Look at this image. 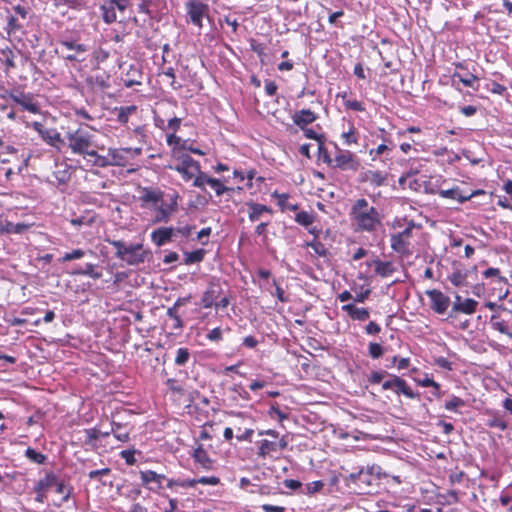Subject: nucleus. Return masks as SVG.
Segmentation results:
<instances>
[{"mask_svg":"<svg viewBox=\"0 0 512 512\" xmlns=\"http://www.w3.org/2000/svg\"><path fill=\"white\" fill-rule=\"evenodd\" d=\"M24 110L38 114L40 112L39 105L34 101V97L31 93H22L21 101L19 104Z\"/></svg>","mask_w":512,"mask_h":512,"instance_id":"32","label":"nucleus"},{"mask_svg":"<svg viewBox=\"0 0 512 512\" xmlns=\"http://www.w3.org/2000/svg\"><path fill=\"white\" fill-rule=\"evenodd\" d=\"M453 78H457L466 87H473L474 82L477 80V77L473 74L462 76L460 73L457 72L453 74Z\"/></svg>","mask_w":512,"mask_h":512,"instance_id":"52","label":"nucleus"},{"mask_svg":"<svg viewBox=\"0 0 512 512\" xmlns=\"http://www.w3.org/2000/svg\"><path fill=\"white\" fill-rule=\"evenodd\" d=\"M175 157L178 160V164L169 166V168L178 172L184 181L192 180L196 171H199L200 163L188 154H178Z\"/></svg>","mask_w":512,"mask_h":512,"instance_id":"5","label":"nucleus"},{"mask_svg":"<svg viewBox=\"0 0 512 512\" xmlns=\"http://www.w3.org/2000/svg\"><path fill=\"white\" fill-rule=\"evenodd\" d=\"M56 475L54 472L50 471L47 472L44 477L40 478L35 486H34V492H48L51 487L54 486V483H56Z\"/></svg>","mask_w":512,"mask_h":512,"instance_id":"24","label":"nucleus"},{"mask_svg":"<svg viewBox=\"0 0 512 512\" xmlns=\"http://www.w3.org/2000/svg\"><path fill=\"white\" fill-rule=\"evenodd\" d=\"M25 456L30 461H32L34 463H37V464H43L46 461V459H47V457L44 454L36 451L35 449H33L31 447H28L26 449Z\"/></svg>","mask_w":512,"mask_h":512,"instance_id":"42","label":"nucleus"},{"mask_svg":"<svg viewBox=\"0 0 512 512\" xmlns=\"http://www.w3.org/2000/svg\"><path fill=\"white\" fill-rule=\"evenodd\" d=\"M318 154L324 163L332 165L333 159L330 157L327 149L325 148L324 141H320V143L318 144Z\"/></svg>","mask_w":512,"mask_h":512,"instance_id":"59","label":"nucleus"},{"mask_svg":"<svg viewBox=\"0 0 512 512\" xmlns=\"http://www.w3.org/2000/svg\"><path fill=\"white\" fill-rule=\"evenodd\" d=\"M387 374L386 371H373L368 377V381L371 384H379Z\"/></svg>","mask_w":512,"mask_h":512,"instance_id":"64","label":"nucleus"},{"mask_svg":"<svg viewBox=\"0 0 512 512\" xmlns=\"http://www.w3.org/2000/svg\"><path fill=\"white\" fill-rule=\"evenodd\" d=\"M269 415L272 417V418H277L280 422H282L283 420L287 419L288 418V415L287 413H285L284 411H282L279 407L277 406H271L270 410H269Z\"/></svg>","mask_w":512,"mask_h":512,"instance_id":"63","label":"nucleus"},{"mask_svg":"<svg viewBox=\"0 0 512 512\" xmlns=\"http://www.w3.org/2000/svg\"><path fill=\"white\" fill-rule=\"evenodd\" d=\"M71 275H85V276H89L91 277L92 279H100L102 277V273L99 272V271H96L95 270V265L94 264H91V263H87L85 264V266L83 267V271L79 272V271H71L70 273Z\"/></svg>","mask_w":512,"mask_h":512,"instance_id":"37","label":"nucleus"},{"mask_svg":"<svg viewBox=\"0 0 512 512\" xmlns=\"http://www.w3.org/2000/svg\"><path fill=\"white\" fill-rule=\"evenodd\" d=\"M368 352L371 358L378 359L383 355V347L378 343H370L368 346Z\"/></svg>","mask_w":512,"mask_h":512,"instance_id":"58","label":"nucleus"},{"mask_svg":"<svg viewBox=\"0 0 512 512\" xmlns=\"http://www.w3.org/2000/svg\"><path fill=\"white\" fill-rule=\"evenodd\" d=\"M485 279H493L496 283H506L507 279L501 275V271L498 268L490 267L482 272Z\"/></svg>","mask_w":512,"mask_h":512,"instance_id":"38","label":"nucleus"},{"mask_svg":"<svg viewBox=\"0 0 512 512\" xmlns=\"http://www.w3.org/2000/svg\"><path fill=\"white\" fill-rule=\"evenodd\" d=\"M192 457L204 470L213 469V460L209 457L202 445L194 449Z\"/></svg>","mask_w":512,"mask_h":512,"instance_id":"19","label":"nucleus"},{"mask_svg":"<svg viewBox=\"0 0 512 512\" xmlns=\"http://www.w3.org/2000/svg\"><path fill=\"white\" fill-rule=\"evenodd\" d=\"M430 299V308L437 314H444L450 306V298L437 289L427 290Z\"/></svg>","mask_w":512,"mask_h":512,"instance_id":"8","label":"nucleus"},{"mask_svg":"<svg viewBox=\"0 0 512 512\" xmlns=\"http://www.w3.org/2000/svg\"><path fill=\"white\" fill-rule=\"evenodd\" d=\"M175 236V230L172 226H161L151 232V241L157 247H162L171 242Z\"/></svg>","mask_w":512,"mask_h":512,"instance_id":"11","label":"nucleus"},{"mask_svg":"<svg viewBox=\"0 0 512 512\" xmlns=\"http://www.w3.org/2000/svg\"><path fill=\"white\" fill-rule=\"evenodd\" d=\"M478 306V302L472 298H466L462 303H453L452 313L461 312L464 314H473Z\"/></svg>","mask_w":512,"mask_h":512,"instance_id":"29","label":"nucleus"},{"mask_svg":"<svg viewBox=\"0 0 512 512\" xmlns=\"http://www.w3.org/2000/svg\"><path fill=\"white\" fill-rule=\"evenodd\" d=\"M179 149L189 151L193 154H197V155H201V156L206 154L203 150L195 147L194 144L192 142H190L189 140H183Z\"/></svg>","mask_w":512,"mask_h":512,"instance_id":"57","label":"nucleus"},{"mask_svg":"<svg viewBox=\"0 0 512 512\" xmlns=\"http://www.w3.org/2000/svg\"><path fill=\"white\" fill-rule=\"evenodd\" d=\"M465 405V401L455 395H452L448 401L445 402L444 408L447 411L458 412V409Z\"/></svg>","mask_w":512,"mask_h":512,"instance_id":"40","label":"nucleus"},{"mask_svg":"<svg viewBox=\"0 0 512 512\" xmlns=\"http://www.w3.org/2000/svg\"><path fill=\"white\" fill-rule=\"evenodd\" d=\"M324 487V482L321 480L310 482L306 485L304 492L306 495H313L319 492Z\"/></svg>","mask_w":512,"mask_h":512,"instance_id":"55","label":"nucleus"},{"mask_svg":"<svg viewBox=\"0 0 512 512\" xmlns=\"http://www.w3.org/2000/svg\"><path fill=\"white\" fill-rule=\"evenodd\" d=\"M344 105L347 109L362 112L365 110V107L362 102L355 100V99H347L344 101Z\"/></svg>","mask_w":512,"mask_h":512,"instance_id":"62","label":"nucleus"},{"mask_svg":"<svg viewBox=\"0 0 512 512\" xmlns=\"http://www.w3.org/2000/svg\"><path fill=\"white\" fill-rule=\"evenodd\" d=\"M390 244L392 250L396 253L402 256H408L410 254V241L406 240L400 233L391 235Z\"/></svg>","mask_w":512,"mask_h":512,"instance_id":"18","label":"nucleus"},{"mask_svg":"<svg viewBox=\"0 0 512 512\" xmlns=\"http://www.w3.org/2000/svg\"><path fill=\"white\" fill-rule=\"evenodd\" d=\"M490 325L494 330L502 334H505L511 338L512 331H510L509 326L505 320L493 315L490 320Z\"/></svg>","mask_w":512,"mask_h":512,"instance_id":"33","label":"nucleus"},{"mask_svg":"<svg viewBox=\"0 0 512 512\" xmlns=\"http://www.w3.org/2000/svg\"><path fill=\"white\" fill-rule=\"evenodd\" d=\"M141 454L140 451L136 449H126L122 450L119 455L120 457L125 461L127 465H134L137 462V459L135 458V454Z\"/></svg>","mask_w":512,"mask_h":512,"instance_id":"44","label":"nucleus"},{"mask_svg":"<svg viewBox=\"0 0 512 512\" xmlns=\"http://www.w3.org/2000/svg\"><path fill=\"white\" fill-rule=\"evenodd\" d=\"M345 311L353 320L366 321L370 317V312L367 308L356 307L354 304H345L342 306Z\"/></svg>","mask_w":512,"mask_h":512,"instance_id":"21","label":"nucleus"},{"mask_svg":"<svg viewBox=\"0 0 512 512\" xmlns=\"http://www.w3.org/2000/svg\"><path fill=\"white\" fill-rule=\"evenodd\" d=\"M54 486L56 487V493L63 495L62 503L67 502L70 498L72 488L70 487L69 489L66 490L64 482L59 481L57 477H56V483H54Z\"/></svg>","mask_w":512,"mask_h":512,"instance_id":"48","label":"nucleus"},{"mask_svg":"<svg viewBox=\"0 0 512 512\" xmlns=\"http://www.w3.org/2000/svg\"><path fill=\"white\" fill-rule=\"evenodd\" d=\"M336 149L332 166L343 171H357L360 166L359 159L349 150L340 149L337 145Z\"/></svg>","mask_w":512,"mask_h":512,"instance_id":"7","label":"nucleus"},{"mask_svg":"<svg viewBox=\"0 0 512 512\" xmlns=\"http://www.w3.org/2000/svg\"><path fill=\"white\" fill-rule=\"evenodd\" d=\"M439 196L442 198L453 199L458 203H464L474 196L484 193L482 190H476L471 193H463L459 187H453L451 189H441L439 190Z\"/></svg>","mask_w":512,"mask_h":512,"instance_id":"13","label":"nucleus"},{"mask_svg":"<svg viewBox=\"0 0 512 512\" xmlns=\"http://www.w3.org/2000/svg\"><path fill=\"white\" fill-rule=\"evenodd\" d=\"M109 244L116 249V257L122 260L124 254L126 253L127 245L121 240H108Z\"/></svg>","mask_w":512,"mask_h":512,"instance_id":"50","label":"nucleus"},{"mask_svg":"<svg viewBox=\"0 0 512 512\" xmlns=\"http://www.w3.org/2000/svg\"><path fill=\"white\" fill-rule=\"evenodd\" d=\"M209 186L215 191L217 196H222L224 193L228 192V187L217 178H213Z\"/></svg>","mask_w":512,"mask_h":512,"instance_id":"51","label":"nucleus"},{"mask_svg":"<svg viewBox=\"0 0 512 512\" xmlns=\"http://www.w3.org/2000/svg\"><path fill=\"white\" fill-rule=\"evenodd\" d=\"M142 244H131L126 248V253L122 257L128 265H138L145 261V253L142 251Z\"/></svg>","mask_w":512,"mask_h":512,"instance_id":"14","label":"nucleus"},{"mask_svg":"<svg viewBox=\"0 0 512 512\" xmlns=\"http://www.w3.org/2000/svg\"><path fill=\"white\" fill-rule=\"evenodd\" d=\"M316 119L317 115L310 109H302L292 115L293 123L300 129H304V127H307V125L313 123Z\"/></svg>","mask_w":512,"mask_h":512,"instance_id":"16","label":"nucleus"},{"mask_svg":"<svg viewBox=\"0 0 512 512\" xmlns=\"http://www.w3.org/2000/svg\"><path fill=\"white\" fill-rule=\"evenodd\" d=\"M304 133V136L307 138V139H312V140H316L318 142V144L320 143V141H324L325 140V137L324 135L322 134H318L314 129L312 128H307V127H304V129H301Z\"/></svg>","mask_w":512,"mask_h":512,"instance_id":"61","label":"nucleus"},{"mask_svg":"<svg viewBox=\"0 0 512 512\" xmlns=\"http://www.w3.org/2000/svg\"><path fill=\"white\" fill-rule=\"evenodd\" d=\"M109 159L111 166H120L124 167L128 163V158L126 156L127 152L125 148L122 149H113L110 148L108 150Z\"/></svg>","mask_w":512,"mask_h":512,"instance_id":"28","label":"nucleus"},{"mask_svg":"<svg viewBox=\"0 0 512 512\" xmlns=\"http://www.w3.org/2000/svg\"><path fill=\"white\" fill-rule=\"evenodd\" d=\"M190 359V352L188 348H178L176 351L175 364L178 366L185 365Z\"/></svg>","mask_w":512,"mask_h":512,"instance_id":"45","label":"nucleus"},{"mask_svg":"<svg viewBox=\"0 0 512 512\" xmlns=\"http://www.w3.org/2000/svg\"><path fill=\"white\" fill-rule=\"evenodd\" d=\"M246 205L248 207V218L251 222L260 221L265 215L271 216L273 214L272 208L267 205L253 201L247 202Z\"/></svg>","mask_w":512,"mask_h":512,"instance_id":"15","label":"nucleus"},{"mask_svg":"<svg viewBox=\"0 0 512 512\" xmlns=\"http://www.w3.org/2000/svg\"><path fill=\"white\" fill-rule=\"evenodd\" d=\"M41 138L50 146L60 149V146L64 143L61 134L56 129H45Z\"/></svg>","mask_w":512,"mask_h":512,"instance_id":"26","label":"nucleus"},{"mask_svg":"<svg viewBox=\"0 0 512 512\" xmlns=\"http://www.w3.org/2000/svg\"><path fill=\"white\" fill-rule=\"evenodd\" d=\"M29 228L25 223L14 224L6 219L0 218V234H21Z\"/></svg>","mask_w":512,"mask_h":512,"instance_id":"22","label":"nucleus"},{"mask_svg":"<svg viewBox=\"0 0 512 512\" xmlns=\"http://www.w3.org/2000/svg\"><path fill=\"white\" fill-rule=\"evenodd\" d=\"M416 383L421 387H432L438 389L439 383L434 381L428 374H425L423 378H416Z\"/></svg>","mask_w":512,"mask_h":512,"instance_id":"53","label":"nucleus"},{"mask_svg":"<svg viewBox=\"0 0 512 512\" xmlns=\"http://www.w3.org/2000/svg\"><path fill=\"white\" fill-rule=\"evenodd\" d=\"M162 198H164V192L159 188L143 187L139 200L141 201L142 207L151 209L154 205L162 201Z\"/></svg>","mask_w":512,"mask_h":512,"instance_id":"10","label":"nucleus"},{"mask_svg":"<svg viewBox=\"0 0 512 512\" xmlns=\"http://www.w3.org/2000/svg\"><path fill=\"white\" fill-rule=\"evenodd\" d=\"M59 47L64 59L68 61L82 62L85 60L83 55L88 51V46L79 42L73 37H63L59 41Z\"/></svg>","mask_w":512,"mask_h":512,"instance_id":"4","label":"nucleus"},{"mask_svg":"<svg viewBox=\"0 0 512 512\" xmlns=\"http://www.w3.org/2000/svg\"><path fill=\"white\" fill-rule=\"evenodd\" d=\"M66 139L68 148L73 154L80 155L83 158H86L87 155H95L94 148H97L95 136L90 132L78 128L67 132Z\"/></svg>","mask_w":512,"mask_h":512,"instance_id":"2","label":"nucleus"},{"mask_svg":"<svg viewBox=\"0 0 512 512\" xmlns=\"http://www.w3.org/2000/svg\"><path fill=\"white\" fill-rule=\"evenodd\" d=\"M204 256V249H197L192 252H184V264L191 265L195 263H200L201 261H203Z\"/></svg>","mask_w":512,"mask_h":512,"instance_id":"35","label":"nucleus"},{"mask_svg":"<svg viewBox=\"0 0 512 512\" xmlns=\"http://www.w3.org/2000/svg\"><path fill=\"white\" fill-rule=\"evenodd\" d=\"M348 480L353 484H364L368 487L372 486L374 481V479H372L365 473L364 467H361L359 470L350 473L348 476Z\"/></svg>","mask_w":512,"mask_h":512,"instance_id":"30","label":"nucleus"},{"mask_svg":"<svg viewBox=\"0 0 512 512\" xmlns=\"http://www.w3.org/2000/svg\"><path fill=\"white\" fill-rule=\"evenodd\" d=\"M365 473L374 480H380L385 477L382 468L379 465L373 464L364 468Z\"/></svg>","mask_w":512,"mask_h":512,"instance_id":"46","label":"nucleus"},{"mask_svg":"<svg viewBox=\"0 0 512 512\" xmlns=\"http://www.w3.org/2000/svg\"><path fill=\"white\" fill-rule=\"evenodd\" d=\"M307 247L311 248L318 256H326L327 249L320 241H311L307 243Z\"/></svg>","mask_w":512,"mask_h":512,"instance_id":"56","label":"nucleus"},{"mask_svg":"<svg viewBox=\"0 0 512 512\" xmlns=\"http://www.w3.org/2000/svg\"><path fill=\"white\" fill-rule=\"evenodd\" d=\"M295 221L302 226L308 227L314 222V216L307 211H300L296 214Z\"/></svg>","mask_w":512,"mask_h":512,"instance_id":"43","label":"nucleus"},{"mask_svg":"<svg viewBox=\"0 0 512 512\" xmlns=\"http://www.w3.org/2000/svg\"><path fill=\"white\" fill-rule=\"evenodd\" d=\"M84 433H85V436H86L85 443L87 445L94 446L95 443L97 442V440L100 438V430H98L95 427L94 428L85 429Z\"/></svg>","mask_w":512,"mask_h":512,"instance_id":"47","label":"nucleus"},{"mask_svg":"<svg viewBox=\"0 0 512 512\" xmlns=\"http://www.w3.org/2000/svg\"><path fill=\"white\" fill-rule=\"evenodd\" d=\"M366 179L374 186H382L386 181V174L381 171H368Z\"/></svg>","mask_w":512,"mask_h":512,"instance_id":"39","label":"nucleus"},{"mask_svg":"<svg viewBox=\"0 0 512 512\" xmlns=\"http://www.w3.org/2000/svg\"><path fill=\"white\" fill-rule=\"evenodd\" d=\"M95 155H87V157L93 158L92 165L100 168H105L111 166L109 154L107 156H102L97 153L96 148H94Z\"/></svg>","mask_w":512,"mask_h":512,"instance_id":"41","label":"nucleus"},{"mask_svg":"<svg viewBox=\"0 0 512 512\" xmlns=\"http://www.w3.org/2000/svg\"><path fill=\"white\" fill-rule=\"evenodd\" d=\"M131 430L132 428L128 427L127 424L116 421L111 422V432L113 436L122 443H126L130 440Z\"/></svg>","mask_w":512,"mask_h":512,"instance_id":"20","label":"nucleus"},{"mask_svg":"<svg viewBox=\"0 0 512 512\" xmlns=\"http://www.w3.org/2000/svg\"><path fill=\"white\" fill-rule=\"evenodd\" d=\"M140 479L142 484L149 490L162 489V482L166 480L164 474H159L153 470L140 471Z\"/></svg>","mask_w":512,"mask_h":512,"instance_id":"12","label":"nucleus"},{"mask_svg":"<svg viewBox=\"0 0 512 512\" xmlns=\"http://www.w3.org/2000/svg\"><path fill=\"white\" fill-rule=\"evenodd\" d=\"M190 22L199 30L203 28V18H209V6L198 0H189L185 4Z\"/></svg>","mask_w":512,"mask_h":512,"instance_id":"6","label":"nucleus"},{"mask_svg":"<svg viewBox=\"0 0 512 512\" xmlns=\"http://www.w3.org/2000/svg\"><path fill=\"white\" fill-rule=\"evenodd\" d=\"M85 256V251L82 249H74L71 252L65 253L60 259V262H68L72 260H78Z\"/></svg>","mask_w":512,"mask_h":512,"instance_id":"49","label":"nucleus"},{"mask_svg":"<svg viewBox=\"0 0 512 512\" xmlns=\"http://www.w3.org/2000/svg\"><path fill=\"white\" fill-rule=\"evenodd\" d=\"M14 58L15 54L11 49L6 48L0 51V61L5 65L7 71L15 67Z\"/></svg>","mask_w":512,"mask_h":512,"instance_id":"36","label":"nucleus"},{"mask_svg":"<svg viewBox=\"0 0 512 512\" xmlns=\"http://www.w3.org/2000/svg\"><path fill=\"white\" fill-rule=\"evenodd\" d=\"M178 199L179 194L174 192L168 195V200L162 198V201L154 205L150 209L153 212V223H168L178 210Z\"/></svg>","mask_w":512,"mask_h":512,"instance_id":"3","label":"nucleus"},{"mask_svg":"<svg viewBox=\"0 0 512 512\" xmlns=\"http://www.w3.org/2000/svg\"><path fill=\"white\" fill-rule=\"evenodd\" d=\"M100 10L105 23L112 24L117 20L116 10L109 0H104L103 4L100 6Z\"/></svg>","mask_w":512,"mask_h":512,"instance_id":"31","label":"nucleus"},{"mask_svg":"<svg viewBox=\"0 0 512 512\" xmlns=\"http://www.w3.org/2000/svg\"><path fill=\"white\" fill-rule=\"evenodd\" d=\"M276 452H278L277 442L267 439H263L258 442V457L265 459L267 456H270Z\"/></svg>","mask_w":512,"mask_h":512,"instance_id":"25","label":"nucleus"},{"mask_svg":"<svg viewBox=\"0 0 512 512\" xmlns=\"http://www.w3.org/2000/svg\"><path fill=\"white\" fill-rule=\"evenodd\" d=\"M166 486L168 489L177 493L179 488H194L196 486V482H194V479L189 478H170L167 479Z\"/></svg>","mask_w":512,"mask_h":512,"instance_id":"23","label":"nucleus"},{"mask_svg":"<svg viewBox=\"0 0 512 512\" xmlns=\"http://www.w3.org/2000/svg\"><path fill=\"white\" fill-rule=\"evenodd\" d=\"M212 179L213 177H210L205 172H202L201 166H199V171H196V174L193 177V186L204 191L206 185H210Z\"/></svg>","mask_w":512,"mask_h":512,"instance_id":"34","label":"nucleus"},{"mask_svg":"<svg viewBox=\"0 0 512 512\" xmlns=\"http://www.w3.org/2000/svg\"><path fill=\"white\" fill-rule=\"evenodd\" d=\"M350 218L356 232L375 233L383 226V216L365 198L357 199L351 207Z\"/></svg>","mask_w":512,"mask_h":512,"instance_id":"1","label":"nucleus"},{"mask_svg":"<svg viewBox=\"0 0 512 512\" xmlns=\"http://www.w3.org/2000/svg\"><path fill=\"white\" fill-rule=\"evenodd\" d=\"M222 287L218 280L211 281L203 293L201 303L204 308H211L222 295Z\"/></svg>","mask_w":512,"mask_h":512,"instance_id":"9","label":"nucleus"},{"mask_svg":"<svg viewBox=\"0 0 512 512\" xmlns=\"http://www.w3.org/2000/svg\"><path fill=\"white\" fill-rule=\"evenodd\" d=\"M392 386V391L398 395L403 394L409 399H415L419 396V394L414 392L403 378L397 375L393 376Z\"/></svg>","mask_w":512,"mask_h":512,"instance_id":"17","label":"nucleus"},{"mask_svg":"<svg viewBox=\"0 0 512 512\" xmlns=\"http://www.w3.org/2000/svg\"><path fill=\"white\" fill-rule=\"evenodd\" d=\"M372 264L375 266V273L383 278L391 276L396 271L395 266L390 261L375 259Z\"/></svg>","mask_w":512,"mask_h":512,"instance_id":"27","label":"nucleus"},{"mask_svg":"<svg viewBox=\"0 0 512 512\" xmlns=\"http://www.w3.org/2000/svg\"><path fill=\"white\" fill-rule=\"evenodd\" d=\"M166 141H167V144L169 146H173V154H174V156H177L178 154H180L177 151V146L180 148L181 143L183 141L180 137L176 136L175 133H171V134L167 135Z\"/></svg>","mask_w":512,"mask_h":512,"instance_id":"54","label":"nucleus"},{"mask_svg":"<svg viewBox=\"0 0 512 512\" xmlns=\"http://www.w3.org/2000/svg\"><path fill=\"white\" fill-rule=\"evenodd\" d=\"M194 482L197 484H203V485H211L216 486L220 483L219 477L216 476H202L200 478L194 479Z\"/></svg>","mask_w":512,"mask_h":512,"instance_id":"60","label":"nucleus"}]
</instances>
